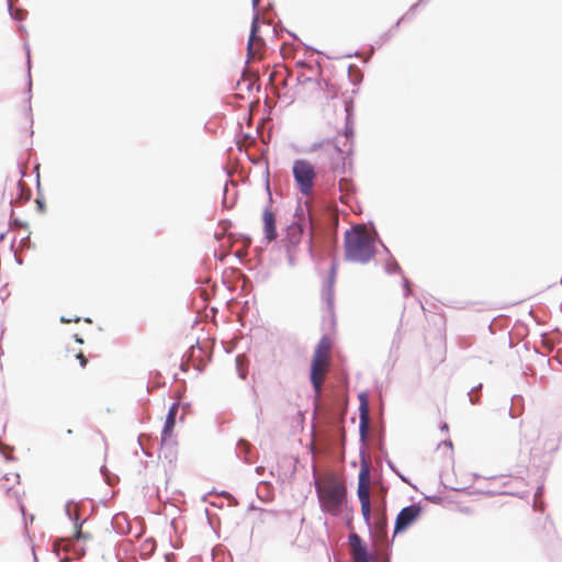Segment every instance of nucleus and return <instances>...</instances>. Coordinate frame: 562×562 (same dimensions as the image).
Here are the masks:
<instances>
[{
    "label": "nucleus",
    "mask_w": 562,
    "mask_h": 562,
    "mask_svg": "<svg viewBox=\"0 0 562 562\" xmlns=\"http://www.w3.org/2000/svg\"><path fill=\"white\" fill-rule=\"evenodd\" d=\"M374 233L363 224H357L344 234L345 259L356 263H367L375 255Z\"/></svg>",
    "instance_id": "obj_1"
},
{
    "label": "nucleus",
    "mask_w": 562,
    "mask_h": 562,
    "mask_svg": "<svg viewBox=\"0 0 562 562\" xmlns=\"http://www.w3.org/2000/svg\"><path fill=\"white\" fill-rule=\"evenodd\" d=\"M322 507L331 515H339L346 504V487L336 476L329 475L316 483Z\"/></svg>",
    "instance_id": "obj_2"
},
{
    "label": "nucleus",
    "mask_w": 562,
    "mask_h": 562,
    "mask_svg": "<svg viewBox=\"0 0 562 562\" xmlns=\"http://www.w3.org/2000/svg\"><path fill=\"white\" fill-rule=\"evenodd\" d=\"M333 344L329 337L324 336L314 349L311 363V383L318 395L330 368Z\"/></svg>",
    "instance_id": "obj_3"
},
{
    "label": "nucleus",
    "mask_w": 562,
    "mask_h": 562,
    "mask_svg": "<svg viewBox=\"0 0 562 562\" xmlns=\"http://www.w3.org/2000/svg\"><path fill=\"white\" fill-rule=\"evenodd\" d=\"M292 172L300 192L304 195H310L316 179L314 165L308 160L297 159L293 164Z\"/></svg>",
    "instance_id": "obj_4"
},
{
    "label": "nucleus",
    "mask_w": 562,
    "mask_h": 562,
    "mask_svg": "<svg viewBox=\"0 0 562 562\" xmlns=\"http://www.w3.org/2000/svg\"><path fill=\"white\" fill-rule=\"evenodd\" d=\"M20 483L15 462L0 451V488L9 492Z\"/></svg>",
    "instance_id": "obj_5"
},
{
    "label": "nucleus",
    "mask_w": 562,
    "mask_h": 562,
    "mask_svg": "<svg viewBox=\"0 0 562 562\" xmlns=\"http://www.w3.org/2000/svg\"><path fill=\"white\" fill-rule=\"evenodd\" d=\"M258 15H255L252 19L250 36L247 45L248 61L259 60L263 57L266 44L263 40L258 35Z\"/></svg>",
    "instance_id": "obj_6"
},
{
    "label": "nucleus",
    "mask_w": 562,
    "mask_h": 562,
    "mask_svg": "<svg viewBox=\"0 0 562 562\" xmlns=\"http://www.w3.org/2000/svg\"><path fill=\"white\" fill-rule=\"evenodd\" d=\"M422 515V507L418 504L404 507L395 519L394 533L403 532L413 526Z\"/></svg>",
    "instance_id": "obj_7"
},
{
    "label": "nucleus",
    "mask_w": 562,
    "mask_h": 562,
    "mask_svg": "<svg viewBox=\"0 0 562 562\" xmlns=\"http://www.w3.org/2000/svg\"><path fill=\"white\" fill-rule=\"evenodd\" d=\"M349 546L351 549V557L353 562H370L366 547L362 544V540L357 533L349 536Z\"/></svg>",
    "instance_id": "obj_8"
},
{
    "label": "nucleus",
    "mask_w": 562,
    "mask_h": 562,
    "mask_svg": "<svg viewBox=\"0 0 562 562\" xmlns=\"http://www.w3.org/2000/svg\"><path fill=\"white\" fill-rule=\"evenodd\" d=\"M358 497L360 502H370V471L362 465L359 472Z\"/></svg>",
    "instance_id": "obj_9"
},
{
    "label": "nucleus",
    "mask_w": 562,
    "mask_h": 562,
    "mask_svg": "<svg viewBox=\"0 0 562 562\" xmlns=\"http://www.w3.org/2000/svg\"><path fill=\"white\" fill-rule=\"evenodd\" d=\"M304 232V223L295 222L288 227L286 232V246L289 249L295 248L302 239Z\"/></svg>",
    "instance_id": "obj_10"
},
{
    "label": "nucleus",
    "mask_w": 562,
    "mask_h": 562,
    "mask_svg": "<svg viewBox=\"0 0 562 562\" xmlns=\"http://www.w3.org/2000/svg\"><path fill=\"white\" fill-rule=\"evenodd\" d=\"M178 409H179V404L173 403L168 411V414H167L166 420H165V426H164V429L161 432L162 441L168 440L172 435V431H173V428L176 425V416H177Z\"/></svg>",
    "instance_id": "obj_11"
},
{
    "label": "nucleus",
    "mask_w": 562,
    "mask_h": 562,
    "mask_svg": "<svg viewBox=\"0 0 562 562\" xmlns=\"http://www.w3.org/2000/svg\"><path fill=\"white\" fill-rule=\"evenodd\" d=\"M323 89V82L317 79L306 78L301 82V91L307 97L318 98Z\"/></svg>",
    "instance_id": "obj_12"
},
{
    "label": "nucleus",
    "mask_w": 562,
    "mask_h": 562,
    "mask_svg": "<svg viewBox=\"0 0 562 562\" xmlns=\"http://www.w3.org/2000/svg\"><path fill=\"white\" fill-rule=\"evenodd\" d=\"M263 231L268 241H272L277 237L276 218L273 213L267 209L262 214Z\"/></svg>",
    "instance_id": "obj_13"
},
{
    "label": "nucleus",
    "mask_w": 562,
    "mask_h": 562,
    "mask_svg": "<svg viewBox=\"0 0 562 562\" xmlns=\"http://www.w3.org/2000/svg\"><path fill=\"white\" fill-rule=\"evenodd\" d=\"M360 434L362 438L367 436L368 428H369V405L366 396H360Z\"/></svg>",
    "instance_id": "obj_14"
},
{
    "label": "nucleus",
    "mask_w": 562,
    "mask_h": 562,
    "mask_svg": "<svg viewBox=\"0 0 562 562\" xmlns=\"http://www.w3.org/2000/svg\"><path fill=\"white\" fill-rule=\"evenodd\" d=\"M361 505V514L364 521L369 525L371 519V503L370 502H360Z\"/></svg>",
    "instance_id": "obj_15"
},
{
    "label": "nucleus",
    "mask_w": 562,
    "mask_h": 562,
    "mask_svg": "<svg viewBox=\"0 0 562 562\" xmlns=\"http://www.w3.org/2000/svg\"><path fill=\"white\" fill-rule=\"evenodd\" d=\"M404 311H402L401 313V317H400V322H398V326L396 328V331L397 334L400 335L402 333V330L404 329V327H406L408 325V321H404Z\"/></svg>",
    "instance_id": "obj_16"
},
{
    "label": "nucleus",
    "mask_w": 562,
    "mask_h": 562,
    "mask_svg": "<svg viewBox=\"0 0 562 562\" xmlns=\"http://www.w3.org/2000/svg\"><path fill=\"white\" fill-rule=\"evenodd\" d=\"M75 357L79 360L80 362V367L81 368H85L88 363V359L86 358V356L82 353V351H79L75 355Z\"/></svg>",
    "instance_id": "obj_17"
},
{
    "label": "nucleus",
    "mask_w": 562,
    "mask_h": 562,
    "mask_svg": "<svg viewBox=\"0 0 562 562\" xmlns=\"http://www.w3.org/2000/svg\"><path fill=\"white\" fill-rule=\"evenodd\" d=\"M336 149H337V151H338V154H339V156H340V159H341V160H345V156H346V154H347V150L341 149V148H338V147H337Z\"/></svg>",
    "instance_id": "obj_18"
},
{
    "label": "nucleus",
    "mask_w": 562,
    "mask_h": 562,
    "mask_svg": "<svg viewBox=\"0 0 562 562\" xmlns=\"http://www.w3.org/2000/svg\"><path fill=\"white\" fill-rule=\"evenodd\" d=\"M347 184H348V180H347V179H344V178H342V179H340V181H339V187H340V189H342V188H344V186H347Z\"/></svg>",
    "instance_id": "obj_19"
},
{
    "label": "nucleus",
    "mask_w": 562,
    "mask_h": 562,
    "mask_svg": "<svg viewBox=\"0 0 562 562\" xmlns=\"http://www.w3.org/2000/svg\"><path fill=\"white\" fill-rule=\"evenodd\" d=\"M386 527V520L383 519L381 522H380V528L381 529H384Z\"/></svg>",
    "instance_id": "obj_20"
},
{
    "label": "nucleus",
    "mask_w": 562,
    "mask_h": 562,
    "mask_svg": "<svg viewBox=\"0 0 562 562\" xmlns=\"http://www.w3.org/2000/svg\"><path fill=\"white\" fill-rule=\"evenodd\" d=\"M61 322L69 323L70 321L69 319H65L64 317H61Z\"/></svg>",
    "instance_id": "obj_21"
},
{
    "label": "nucleus",
    "mask_w": 562,
    "mask_h": 562,
    "mask_svg": "<svg viewBox=\"0 0 562 562\" xmlns=\"http://www.w3.org/2000/svg\"><path fill=\"white\" fill-rule=\"evenodd\" d=\"M252 2H254V5L258 4V0H252Z\"/></svg>",
    "instance_id": "obj_22"
},
{
    "label": "nucleus",
    "mask_w": 562,
    "mask_h": 562,
    "mask_svg": "<svg viewBox=\"0 0 562 562\" xmlns=\"http://www.w3.org/2000/svg\"><path fill=\"white\" fill-rule=\"evenodd\" d=\"M77 341H78V342H80V344H82V342H83V340H82V339H80V338H77Z\"/></svg>",
    "instance_id": "obj_23"
},
{
    "label": "nucleus",
    "mask_w": 562,
    "mask_h": 562,
    "mask_svg": "<svg viewBox=\"0 0 562 562\" xmlns=\"http://www.w3.org/2000/svg\"><path fill=\"white\" fill-rule=\"evenodd\" d=\"M60 562H70L68 559H63Z\"/></svg>",
    "instance_id": "obj_24"
}]
</instances>
